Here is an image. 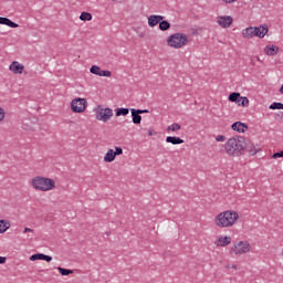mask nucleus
<instances>
[{
	"label": "nucleus",
	"instance_id": "nucleus-33",
	"mask_svg": "<svg viewBox=\"0 0 283 283\" xmlns=\"http://www.w3.org/2000/svg\"><path fill=\"white\" fill-rule=\"evenodd\" d=\"M114 154H115V157L116 156H122V154H123V148L122 147H115V151H114Z\"/></svg>",
	"mask_w": 283,
	"mask_h": 283
},
{
	"label": "nucleus",
	"instance_id": "nucleus-14",
	"mask_svg": "<svg viewBox=\"0 0 283 283\" xmlns=\"http://www.w3.org/2000/svg\"><path fill=\"white\" fill-rule=\"evenodd\" d=\"M130 114L134 125H140L143 120V116H140V113L136 108H130Z\"/></svg>",
	"mask_w": 283,
	"mask_h": 283
},
{
	"label": "nucleus",
	"instance_id": "nucleus-16",
	"mask_svg": "<svg viewBox=\"0 0 283 283\" xmlns=\"http://www.w3.org/2000/svg\"><path fill=\"white\" fill-rule=\"evenodd\" d=\"M214 244L217 247H229L231 244V237H220Z\"/></svg>",
	"mask_w": 283,
	"mask_h": 283
},
{
	"label": "nucleus",
	"instance_id": "nucleus-13",
	"mask_svg": "<svg viewBox=\"0 0 283 283\" xmlns=\"http://www.w3.org/2000/svg\"><path fill=\"white\" fill-rule=\"evenodd\" d=\"M36 260H44L45 262H52V256L43 253H36L30 256L31 262H36Z\"/></svg>",
	"mask_w": 283,
	"mask_h": 283
},
{
	"label": "nucleus",
	"instance_id": "nucleus-3",
	"mask_svg": "<svg viewBox=\"0 0 283 283\" xmlns=\"http://www.w3.org/2000/svg\"><path fill=\"white\" fill-rule=\"evenodd\" d=\"M31 186L35 191H52L56 188L54 179L36 176L31 180Z\"/></svg>",
	"mask_w": 283,
	"mask_h": 283
},
{
	"label": "nucleus",
	"instance_id": "nucleus-20",
	"mask_svg": "<svg viewBox=\"0 0 283 283\" xmlns=\"http://www.w3.org/2000/svg\"><path fill=\"white\" fill-rule=\"evenodd\" d=\"M244 39H253L255 36V29L254 27L247 28L242 31Z\"/></svg>",
	"mask_w": 283,
	"mask_h": 283
},
{
	"label": "nucleus",
	"instance_id": "nucleus-30",
	"mask_svg": "<svg viewBox=\"0 0 283 283\" xmlns=\"http://www.w3.org/2000/svg\"><path fill=\"white\" fill-rule=\"evenodd\" d=\"M57 271L61 273V275H72V273H74V271L61 266L57 268Z\"/></svg>",
	"mask_w": 283,
	"mask_h": 283
},
{
	"label": "nucleus",
	"instance_id": "nucleus-11",
	"mask_svg": "<svg viewBox=\"0 0 283 283\" xmlns=\"http://www.w3.org/2000/svg\"><path fill=\"white\" fill-rule=\"evenodd\" d=\"M163 19H165V17L163 15H156V14H153V15H149L148 17V25L149 28H156V25H160V21H163Z\"/></svg>",
	"mask_w": 283,
	"mask_h": 283
},
{
	"label": "nucleus",
	"instance_id": "nucleus-6",
	"mask_svg": "<svg viewBox=\"0 0 283 283\" xmlns=\"http://www.w3.org/2000/svg\"><path fill=\"white\" fill-rule=\"evenodd\" d=\"M114 116L112 108H101L96 114V119L107 123Z\"/></svg>",
	"mask_w": 283,
	"mask_h": 283
},
{
	"label": "nucleus",
	"instance_id": "nucleus-8",
	"mask_svg": "<svg viewBox=\"0 0 283 283\" xmlns=\"http://www.w3.org/2000/svg\"><path fill=\"white\" fill-rule=\"evenodd\" d=\"M217 23L220 25V28H231V24L233 23V18L231 15H219L217 17Z\"/></svg>",
	"mask_w": 283,
	"mask_h": 283
},
{
	"label": "nucleus",
	"instance_id": "nucleus-40",
	"mask_svg": "<svg viewBox=\"0 0 283 283\" xmlns=\"http://www.w3.org/2000/svg\"><path fill=\"white\" fill-rule=\"evenodd\" d=\"M223 1V3H235V1H238V0H222Z\"/></svg>",
	"mask_w": 283,
	"mask_h": 283
},
{
	"label": "nucleus",
	"instance_id": "nucleus-28",
	"mask_svg": "<svg viewBox=\"0 0 283 283\" xmlns=\"http://www.w3.org/2000/svg\"><path fill=\"white\" fill-rule=\"evenodd\" d=\"M81 21H92V13L90 12H82L80 15Z\"/></svg>",
	"mask_w": 283,
	"mask_h": 283
},
{
	"label": "nucleus",
	"instance_id": "nucleus-5",
	"mask_svg": "<svg viewBox=\"0 0 283 283\" xmlns=\"http://www.w3.org/2000/svg\"><path fill=\"white\" fill-rule=\"evenodd\" d=\"M87 107V99L77 97L71 102L72 112L75 114H83Z\"/></svg>",
	"mask_w": 283,
	"mask_h": 283
},
{
	"label": "nucleus",
	"instance_id": "nucleus-32",
	"mask_svg": "<svg viewBox=\"0 0 283 283\" xmlns=\"http://www.w3.org/2000/svg\"><path fill=\"white\" fill-rule=\"evenodd\" d=\"M99 76H106L107 78H109V76H112V71H99Z\"/></svg>",
	"mask_w": 283,
	"mask_h": 283
},
{
	"label": "nucleus",
	"instance_id": "nucleus-10",
	"mask_svg": "<svg viewBox=\"0 0 283 283\" xmlns=\"http://www.w3.org/2000/svg\"><path fill=\"white\" fill-rule=\"evenodd\" d=\"M10 72H13V74H23V70H25V66L17 61H13L9 66Z\"/></svg>",
	"mask_w": 283,
	"mask_h": 283
},
{
	"label": "nucleus",
	"instance_id": "nucleus-29",
	"mask_svg": "<svg viewBox=\"0 0 283 283\" xmlns=\"http://www.w3.org/2000/svg\"><path fill=\"white\" fill-rule=\"evenodd\" d=\"M91 74H95V76H99L101 75V66L98 65H93L90 69Z\"/></svg>",
	"mask_w": 283,
	"mask_h": 283
},
{
	"label": "nucleus",
	"instance_id": "nucleus-35",
	"mask_svg": "<svg viewBox=\"0 0 283 283\" xmlns=\"http://www.w3.org/2000/svg\"><path fill=\"white\" fill-rule=\"evenodd\" d=\"M272 158H274V159L283 158V150H281V151H279V153H274V154L272 155Z\"/></svg>",
	"mask_w": 283,
	"mask_h": 283
},
{
	"label": "nucleus",
	"instance_id": "nucleus-9",
	"mask_svg": "<svg viewBox=\"0 0 283 283\" xmlns=\"http://www.w3.org/2000/svg\"><path fill=\"white\" fill-rule=\"evenodd\" d=\"M269 33V27L266 24H261L260 27H254V34L259 36V39H264Z\"/></svg>",
	"mask_w": 283,
	"mask_h": 283
},
{
	"label": "nucleus",
	"instance_id": "nucleus-37",
	"mask_svg": "<svg viewBox=\"0 0 283 283\" xmlns=\"http://www.w3.org/2000/svg\"><path fill=\"white\" fill-rule=\"evenodd\" d=\"M7 261H8V258L0 256V264H6Z\"/></svg>",
	"mask_w": 283,
	"mask_h": 283
},
{
	"label": "nucleus",
	"instance_id": "nucleus-39",
	"mask_svg": "<svg viewBox=\"0 0 283 283\" xmlns=\"http://www.w3.org/2000/svg\"><path fill=\"white\" fill-rule=\"evenodd\" d=\"M32 231H34V230H32L30 228H24L23 233H32Z\"/></svg>",
	"mask_w": 283,
	"mask_h": 283
},
{
	"label": "nucleus",
	"instance_id": "nucleus-38",
	"mask_svg": "<svg viewBox=\"0 0 283 283\" xmlns=\"http://www.w3.org/2000/svg\"><path fill=\"white\" fill-rule=\"evenodd\" d=\"M139 114H149V109H137Z\"/></svg>",
	"mask_w": 283,
	"mask_h": 283
},
{
	"label": "nucleus",
	"instance_id": "nucleus-17",
	"mask_svg": "<svg viewBox=\"0 0 283 283\" xmlns=\"http://www.w3.org/2000/svg\"><path fill=\"white\" fill-rule=\"evenodd\" d=\"M0 25H8V28H19V24L10 20L9 18L0 17Z\"/></svg>",
	"mask_w": 283,
	"mask_h": 283
},
{
	"label": "nucleus",
	"instance_id": "nucleus-31",
	"mask_svg": "<svg viewBox=\"0 0 283 283\" xmlns=\"http://www.w3.org/2000/svg\"><path fill=\"white\" fill-rule=\"evenodd\" d=\"M270 109H283V104L280 102H274L270 105Z\"/></svg>",
	"mask_w": 283,
	"mask_h": 283
},
{
	"label": "nucleus",
	"instance_id": "nucleus-43",
	"mask_svg": "<svg viewBox=\"0 0 283 283\" xmlns=\"http://www.w3.org/2000/svg\"><path fill=\"white\" fill-rule=\"evenodd\" d=\"M106 235H109V232H106Z\"/></svg>",
	"mask_w": 283,
	"mask_h": 283
},
{
	"label": "nucleus",
	"instance_id": "nucleus-7",
	"mask_svg": "<svg viewBox=\"0 0 283 283\" xmlns=\"http://www.w3.org/2000/svg\"><path fill=\"white\" fill-rule=\"evenodd\" d=\"M234 253L235 255H242L244 253H249L251 251V244L247 241H240L234 245Z\"/></svg>",
	"mask_w": 283,
	"mask_h": 283
},
{
	"label": "nucleus",
	"instance_id": "nucleus-41",
	"mask_svg": "<svg viewBox=\"0 0 283 283\" xmlns=\"http://www.w3.org/2000/svg\"><path fill=\"white\" fill-rule=\"evenodd\" d=\"M148 136H154V130L150 129V130L148 132Z\"/></svg>",
	"mask_w": 283,
	"mask_h": 283
},
{
	"label": "nucleus",
	"instance_id": "nucleus-42",
	"mask_svg": "<svg viewBox=\"0 0 283 283\" xmlns=\"http://www.w3.org/2000/svg\"><path fill=\"white\" fill-rule=\"evenodd\" d=\"M232 269H234V271H235V270H238V266L237 265H232Z\"/></svg>",
	"mask_w": 283,
	"mask_h": 283
},
{
	"label": "nucleus",
	"instance_id": "nucleus-24",
	"mask_svg": "<svg viewBox=\"0 0 283 283\" xmlns=\"http://www.w3.org/2000/svg\"><path fill=\"white\" fill-rule=\"evenodd\" d=\"M240 97H241L240 93L233 92L229 95L228 99L230 101V103H237L238 104V102L240 101Z\"/></svg>",
	"mask_w": 283,
	"mask_h": 283
},
{
	"label": "nucleus",
	"instance_id": "nucleus-36",
	"mask_svg": "<svg viewBox=\"0 0 283 283\" xmlns=\"http://www.w3.org/2000/svg\"><path fill=\"white\" fill-rule=\"evenodd\" d=\"M3 118H6V111L2 107H0V123L1 120H3Z\"/></svg>",
	"mask_w": 283,
	"mask_h": 283
},
{
	"label": "nucleus",
	"instance_id": "nucleus-4",
	"mask_svg": "<svg viewBox=\"0 0 283 283\" xmlns=\"http://www.w3.org/2000/svg\"><path fill=\"white\" fill-rule=\"evenodd\" d=\"M188 41L189 39L184 33H175L167 39L168 45L170 48H175V50H180V48H184V45H187Z\"/></svg>",
	"mask_w": 283,
	"mask_h": 283
},
{
	"label": "nucleus",
	"instance_id": "nucleus-19",
	"mask_svg": "<svg viewBox=\"0 0 283 283\" xmlns=\"http://www.w3.org/2000/svg\"><path fill=\"white\" fill-rule=\"evenodd\" d=\"M116 160V154L114 149H108L106 155L104 156V163H114Z\"/></svg>",
	"mask_w": 283,
	"mask_h": 283
},
{
	"label": "nucleus",
	"instance_id": "nucleus-44",
	"mask_svg": "<svg viewBox=\"0 0 283 283\" xmlns=\"http://www.w3.org/2000/svg\"><path fill=\"white\" fill-rule=\"evenodd\" d=\"M113 1H116V0H113Z\"/></svg>",
	"mask_w": 283,
	"mask_h": 283
},
{
	"label": "nucleus",
	"instance_id": "nucleus-26",
	"mask_svg": "<svg viewBox=\"0 0 283 283\" xmlns=\"http://www.w3.org/2000/svg\"><path fill=\"white\" fill-rule=\"evenodd\" d=\"M182 128V126H180V124L178 123H174L170 126H168L166 128L167 132H180V129Z\"/></svg>",
	"mask_w": 283,
	"mask_h": 283
},
{
	"label": "nucleus",
	"instance_id": "nucleus-34",
	"mask_svg": "<svg viewBox=\"0 0 283 283\" xmlns=\"http://www.w3.org/2000/svg\"><path fill=\"white\" fill-rule=\"evenodd\" d=\"M216 140L217 143H224V140H227V137H224V135H218Z\"/></svg>",
	"mask_w": 283,
	"mask_h": 283
},
{
	"label": "nucleus",
	"instance_id": "nucleus-22",
	"mask_svg": "<svg viewBox=\"0 0 283 283\" xmlns=\"http://www.w3.org/2000/svg\"><path fill=\"white\" fill-rule=\"evenodd\" d=\"M171 28V23H169V21L163 19L159 22V30H161V32H167V30H169Z\"/></svg>",
	"mask_w": 283,
	"mask_h": 283
},
{
	"label": "nucleus",
	"instance_id": "nucleus-2",
	"mask_svg": "<svg viewBox=\"0 0 283 283\" xmlns=\"http://www.w3.org/2000/svg\"><path fill=\"white\" fill-rule=\"evenodd\" d=\"M245 147L247 139L244 137H232L226 143V153L228 156H242Z\"/></svg>",
	"mask_w": 283,
	"mask_h": 283
},
{
	"label": "nucleus",
	"instance_id": "nucleus-15",
	"mask_svg": "<svg viewBox=\"0 0 283 283\" xmlns=\"http://www.w3.org/2000/svg\"><path fill=\"white\" fill-rule=\"evenodd\" d=\"M244 149L249 153L250 156H255V154L261 150L260 146H255L251 143H247V147Z\"/></svg>",
	"mask_w": 283,
	"mask_h": 283
},
{
	"label": "nucleus",
	"instance_id": "nucleus-1",
	"mask_svg": "<svg viewBox=\"0 0 283 283\" xmlns=\"http://www.w3.org/2000/svg\"><path fill=\"white\" fill-rule=\"evenodd\" d=\"M240 216L235 211L227 210L216 216L214 224L219 227V229H227L229 227H233Z\"/></svg>",
	"mask_w": 283,
	"mask_h": 283
},
{
	"label": "nucleus",
	"instance_id": "nucleus-18",
	"mask_svg": "<svg viewBox=\"0 0 283 283\" xmlns=\"http://www.w3.org/2000/svg\"><path fill=\"white\" fill-rule=\"evenodd\" d=\"M264 52H265V54H268V56H275V54H277V52H280V48H277L275 45H268L264 48Z\"/></svg>",
	"mask_w": 283,
	"mask_h": 283
},
{
	"label": "nucleus",
	"instance_id": "nucleus-12",
	"mask_svg": "<svg viewBox=\"0 0 283 283\" xmlns=\"http://www.w3.org/2000/svg\"><path fill=\"white\" fill-rule=\"evenodd\" d=\"M231 128L233 132H239V134H244L247 129H249V126L242 122H235L232 124Z\"/></svg>",
	"mask_w": 283,
	"mask_h": 283
},
{
	"label": "nucleus",
	"instance_id": "nucleus-27",
	"mask_svg": "<svg viewBox=\"0 0 283 283\" xmlns=\"http://www.w3.org/2000/svg\"><path fill=\"white\" fill-rule=\"evenodd\" d=\"M237 105H239V107H249V99L241 96Z\"/></svg>",
	"mask_w": 283,
	"mask_h": 283
},
{
	"label": "nucleus",
	"instance_id": "nucleus-25",
	"mask_svg": "<svg viewBox=\"0 0 283 283\" xmlns=\"http://www.w3.org/2000/svg\"><path fill=\"white\" fill-rule=\"evenodd\" d=\"M129 114V108H116L115 116H127Z\"/></svg>",
	"mask_w": 283,
	"mask_h": 283
},
{
	"label": "nucleus",
	"instance_id": "nucleus-21",
	"mask_svg": "<svg viewBox=\"0 0 283 283\" xmlns=\"http://www.w3.org/2000/svg\"><path fill=\"white\" fill-rule=\"evenodd\" d=\"M166 143H170L171 145H182V143H185V140L180 137L168 136V137H166Z\"/></svg>",
	"mask_w": 283,
	"mask_h": 283
},
{
	"label": "nucleus",
	"instance_id": "nucleus-23",
	"mask_svg": "<svg viewBox=\"0 0 283 283\" xmlns=\"http://www.w3.org/2000/svg\"><path fill=\"white\" fill-rule=\"evenodd\" d=\"M11 224L8 220H0V233H6L8 229H10Z\"/></svg>",
	"mask_w": 283,
	"mask_h": 283
}]
</instances>
